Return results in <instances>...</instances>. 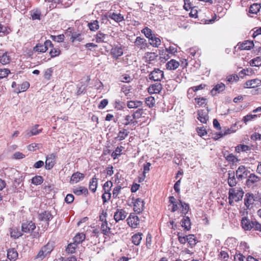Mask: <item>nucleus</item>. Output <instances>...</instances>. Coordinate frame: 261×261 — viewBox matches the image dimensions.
Segmentation results:
<instances>
[{
	"instance_id": "1",
	"label": "nucleus",
	"mask_w": 261,
	"mask_h": 261,
	"mask_svg": "<svg viewBox=\"0 0 261 261\" xmlns=\"http://www.w3.org/2000/svg\"><path fill=\"white\" fill-rule=\"evenodd\" d=\"M241 226L245 231L254 230L261 232V224L255 220L249 219L247 216H244L241 220Z\"/></svg>"
},
{
	"instance_id": "2",
	"label": "nucleus",
	"mask_w": 261,
	"mask_h": 261,
	"mask_svg": "<svg viewBox=\"0 0 261 261\" xmlns=\"http://www.w3.org/2000/svg\"><path fill=\"white\" fill-rule=\"evenodd\" d=\"M244 192L240 188L237 189L230 188L228 191V202L230 205H233L234 201L238 202L241 200L244 196Z\"/></svg>"
},
{
	"instance_id": "3",
	"label": "nucleus",
	"mask_w": 261,
	"mask_h": 261,
	"mask_svg": "<svg viewBox=\"0 0 261 261\" xmlns=\"http://www.w3.org/2000/svg\"><path fill=\"white\" fill-rule=\"evenodd\" d=\"M55 248V243L49 241L46 244L42 246L38 254L35 256L36 259L42 260L49 255Z\"/></svg>"
},
{
	"instance_id": "4",
	"label": "nucleus",
	"mask_w": 261,
	"mask_h": 261,
	"mask_svg": "<svg viewBox=\"0 0 261 261\" xmlns=\"http://www.w3.org/2000/svg\"><path fill=\"white\" fill-rule=\"evenodd\" d=\"M73 29L72 28H68L65 34L69 33V35H71V36L70 38V41L73 43L75 41H77L79 42H82L84 40V37L81 33H76L73 31Z\"/></svg>"
},
{
	"instance_id": "5",
	"label": "nucleus",
	"mask_w": 261,
	"mask_h": 261,
	"mask_svg": "<svg viewBox=\"0 0 261 261\" xmlns=\"http://www.w3.org/2000/svg\"><path fill=\"white\" fill-rule=\"evenodd\" d=\"M133 204V209L134 211L140 214L141 213L144 208V203L143 200H142L141 198H135L133 196L132 198Z\"/></svg>"
},
{
	"instance_id": "6",
	"label": "nucleus",
	"mask_w": 261,
	"mask_h": 261,
	"mask_svg": "<svg viewBox=\"0 0 261 261\" xmlns=\"http://www.w3.org/2000/svg\"><path fill=\"white\" fill-rule=\"evenodd\" d=\"M149 79L154 81H161L164 77V72L159 68H155L149 75Z\"/></svg>"
},
{
	"instance_id": "7",
	"label": "nucleus",
	"mask_w": 261,
	"mask_h": 261,
	"mask_svg": "<svg viewBox=\"0 0 261 261\" xmlns=\"http://www.w3.org/2000/svg\"><path fill=\"white\" fill-rule=\"evenodd\" d=\"M135 45L140 50H145L149 47V44L146 40L141 37H137L134 42Z\"/></svg>"
},
{
	"instance_id": "8",
	"label": "nucleus",
	"mask_w": 261,
	"mask_h": 261,
	"mask_svg": "<svg viewBox=\"0 0 261 261\" xmlns=\"http://www.w3.org/2000/svg\"><path fill=\"white\" fill-rule=\"evenodd\" d=\"M127 224L133 228H136L140 223V219L134 213H130L127 219Z\"/></svg>"
},
{
	"instance_id": "9",
	"label": "nucleus",
	"mask_w": 261,
	"mask_h": 261,
	"mask_svg": "<svg viewBox=\"0 0 261 261\" xmlns=\"http://www.w3.org/2000/svg\"><path fill=\"white\" fill-rule=\"evenodd\" d=\"M249 172V171L246 168V167L245 166H240L238 167V169L236 170L237 178L239 180H242L243 179L245 178L247 176Z\"/></svg>"
},
{
	"instance_id": "10",
	"label": "nucleus",
	"mask_w": 261,
	"mask_h": 261,
	"mask_svg": "<svg viewBox=\"0 0 261 261\" xmlns=\"http://www.w3.org/2000/svg\"><path fill=\"white\" fill-rule=\"evenodd\" d=\"M56 155L54 153L48 155L46 157L45 168L46 170L51 169L56 164Z\"/></svg>"
},
{
	"instance_id": "11",
	"label": "nucleus",
	"mask_w": 261,
	"mask_h": 261,
	"mask_svg": "<svg viewBox=\"0 0 261 261\" xmlns=\"http://www.w3.org/2000/svg\"><path fill=\"white\" fill-rule=\"evenodd\" d=\"M119 124L122 125H127L129 124H136L138 122L136 120H134L133 115H125V116L122 117H119Z\"/></svg>"
},
{
	"instance_id": "12",
	"label": "nucleus",
	"mask_w": 261,
	"mask_h": 261,
	"mask_svg": "<svg viewBox=\"0 0 261 261\" xmlns=\"http://www.w3.org/2000/svg\"><path fill=\"white\" fill-rule=\"evenodd\" d=\"M260 178L254 173H250L246 181V185L248 187H251L255 185L259 182Z\"/></svg>"
},
{
	"instance_id": "13",
	"label": "nucleus",
	"mask_w": 261,
	"mask_h": 261,
	"mask_svg": "<svg viewBox=\"0 0 261 261\" xmlns=\"http://www.w3.org/2000/svg\"><path fill=\"white\" fill-rule=\"evenodd\" d=\"M36 228L35 224L32 221H27L22 224L21 230L25 233H29L33 231Z\"/></svg>"
},
{
	"instance_id": "14",
	"label": "nucleus",
	"mask_w": 261,
	"mask_h": 261,
	"mask_svg": "<svg viewBox=\"0 0 261 261\" xmlns=\"http://www.w3.org/2000/svg\"><path fill=\"white\" fill-rule=\"evenodd\" d=\"M261 85V80L255 79L247 81L244 85L245 88H255Z\"/></svg>"
},
{
	"instance_id": "15",
	"label": "nucleus",
	"mask_w": 261,
	"mask_h": 261,
	"mask_svg": "<svg viewBox=\"0 0 261 261\" xmlns=\"http://www.w3.org/2000/svg\"><path fill=\"white\" fill-rule=\"evenodd\" d=\"M162 88V85L160 83H156L150 85L147 90L150 94H158L161 91Z\"/></svg>"
},
{
	"instance_id": "16",
	"label": "nucleus",
	"mask_w": 261,
	"mask_h": 261,
	"mask_svg": "<svg viewBox=\"0 0 261 261\" xmlns=\"http://www.w3.org/2000/svg\"><path fill=\"white\" fill-rule=\"evenodd\" d=\"M197 119L201 123L206 124L209 119L208 113L205 112L203 110H199L197 111Z\"/></svg>"
},
{
	"instance_id": "17",
	"label": "nucleus",
	"mask_w": 261,
	"mask_h": 261,
	"mask_svg": "<svg viewBox=\"0 0 261 261\" xmlns=\"http://www.w3.org/2000/svg\"><path fill=\"white\" fill-rule=\"evenodd\" d=\"M225 89V85L222 83L216 85L211 90L210 93L212 96H216L220 92H223Z\"/></svg>"
},
{
	"instance_id": "18",
	"label": "nucleus",
	"mask_w": 261,
	"mask_h": 261,
	"mask_svg": "<svg viewBox=\"0 0 261 261\" xmlns=\"http://www.w3.org/2000/svg\"><path fill=\"white\" fill-rule=\"evenodd\" d=\"M206 85L204 84H201L199 85L193 86L188 89L187 91V96L189 98L193 97V92H196L198 90L204 89Z\"/></svg>"
},
{
	"instance_id": "19",
	"label": "nucleus",
	"mask_w": 261,
	"mask_h": 261,
	"mask_svg": "<svg viewBox=\"0 0 261 261\" xmlns=\"http://www.w3.org/2000/svg\"><path fill=\"white\" fill-rule=\"evenodd\" d=\"M11 52L6 51L0 55V63L3 65L8 64L11 61Z\"/></svg>"
},
{
	"instance_id": "20",
	"label": "nucleus",
	"mask_w": 261,
	"mask_h": 261,
	"mask_svg": "<svg viewBox=\"0 0 261 261\" xmlns=\"http://www.w3.org/2000/svg\"><path fill=\"white\" fill-rule=\"evenodd\" d=\"M158 57V54L154 52H146L145 54L144 58L148 64H152Z\"/></svg>"
},
{
	"instance_id": "21",
	"label": "nucleus",
	"mask_w": 261,
	"mask_h": 261,
	"mask_svg": "<svg viewBox=\"0 0 261 261\" xmlns=\"http://www.w3.org/2000/svg\"><path fill=\"white\" fill-rule=\"evenodd\" d=\"M227 183L230 187H235L238 182L235 177V173L234 171L229 170L228 172Z\"/></svg>"
},
{
	"instance_id": "22",
	"label": "nucleus",
	"mask_w": 261,
	"mask_h": 261,
	"mask_svg": "<svg viewBox=\"0 0 261 261\" xmlns=\"http://www.w3.org/2000/svg\"><path fill=\"white\" fill-rule=\"evenodd\" d=\"M237 46L240 50H250L254 46V43L252 41L246 40L238 43Z\"/></svg>"
},
{
	"instance_id": "23",
	"label": "nucleus",
	"mask_w": 261,
	"mask_h": 261,
	"mask_svg": "<svg viewBox=\"0 0 261 261\" xmlns=\"http://www.w3.org/2000/svg\"><path fill=\"white\" fill-rule=\"evenodd\" d=\"M39 125L35 124L31 130H27L25 132V136L27 137H30L33 136H36L42 132V128L38 129Z\"/></svg>"
},
{
	"instance_id": "24",
	"label": "nucleus",
	"mask_w": 261,
	"mask_h": 261,
	"mask_svg": "<svg viewBox=\"0 0 261 261\" xmlns=\"http://www.w3.org/2000/svg\"><path fill=\"white\" fill-rule=\"evenodd\" d=\"M255 201L254 196L252 193H247L245 195L244 204L247 208L254 203Z\"/></svg>"
},
{
	"instance_id": "25",
	"label": "nucleus",
	"mask_w": 261,
	"mask_h": 261,
	"mask_svg": "<svg viewBox=\"0 0 261 261\" xmlns=\"http://www.w3.org/2000/svg\"><path fill=\"white\" fill-rule=\"evenodd\" d=\"M194 100L198 107H205L208 103L207 99L204 97H196Z\"/></svg>"
},
{
	"instance_id": "26",
	"label": "nucleus",
	"mask_w": 261,
	"mask_h": 261,
	"mask_svg": "<svg viewBox=\"0 0 261 261\" xmlns=\"http://www.w3.org/2000/svg\"><path fill=\"white\" fill-rule=\"evenodd\" d=\"M127 216V213L123 209H117L115 212V222L125 219Z\"/></svg>"
},
{
	"instance_id": "27",
	"label": "nucleus",
	"mask_w": 261,
	"mask_h": 261,
	"mask_svg": "<svg viewBox=\"0 0 261 261\" xmlns=\"http://www.w3.org/2000/svg\"><path fill=\"white\" fill-rule=\"evenodd\" d=\"M149 44L153 47L158 48L161 44V40L154 35L149 39Z\"/></svg>"
},
{
	"instance_id": "28",
	"label": "nucleus",
	"mask_w": 261,
	"mask_h": 261,
	"mask_svg": "<svg viewBox=\"0 0 261 261\" xmlns=\"http://www.w3.org/2000/svg\"><path fill=\"white\" fill-rule=\"evenodd\" d=\"M53 218V215L49 211H44L39 214V219L40 221H49Z\"/></svg>"
},
{
	"instance_id": "29",
	"label": "nucleus",
	"mask_w": 261,
	"mask_h": 261,
	"mask_svg": "<svg viewBox=\"0 0 261 261\" xmlns=\"http://www.w3.org/2000/svg\"><path fill=\"white\" fill-rule=\"evenodd\" d=\"M179 63L174 59L168 61L166 65V69L170 70L176 69L179 66Z\"/></svg>"
},
{
	"instance_id": "30",
	"label": "nucleus",
	"mask_w": 261,
	"mask_h": 261,
	"mask_svg": "<svg viewBox=\"0 0 261 261\" xmlns=\"http://www.w3.org/2000/svg\"><path fill=\"white\" fill-rule=\"evenodd\" d=\"M72 192L74 194L78 196L82 194L87 195L88 194L87 188L82 186L73 189Z\"/></svg>"
},
{
	"instance_id": "31",
	"label": "nucleus",
	"mask_w": 261,
	"mask_h": 261,
	"mask_svg": "<svg viewBox=\"0 0 261 261\" xmlns=\"http://www.w3.org/2000/svg\"><path fill=\"white\" fill-rule=\"evenodd\" d=\"M143 102L140 100H130L127 102V106L129 109H135L141 107Z\"/></svg>"
},
{
	"instance_id": "32",
	"label": "nucleus",
	"mask_w": 261,
	"mask_h": 261,
	"mask_svg": "<svg viewBox=\"0 0 261 261\" xmlns=\"http://www.w3.org/2000/svg\"><path fill=\"white\" fill-rule=\"evenodd\" d=\"M30 86V83L27 81H25L19 86L18 88L16 89L15 92L18 94L26 91L29 88Z\"/></svg>"
},
{
	"instance_id": "33",
	"label": "nucleus",
	"mask_w": 261,
	"mask_h": 261,
	"mask_svg": "<svg viewBox=\"0 0 261 261\" xmlns=\"http://www.w3.org/2000/svg\"><path fill=\"white\" fill-rule=\"evenodd\" d=\"M160 60L161 62H165L167 60L169 59L171 56V55L166 50H162L160 51Z\"/></svg>"
},
{
	"instance_id": "34",
	"label": "nucleus",
	"mask_w": 261,
	"mask_h": 261,
	"mask_svg": "<svg viewBox=\"0 0 261 261\" xmlns=\"http://www.w3.org/2000/svg\"><path fill=\"white\" fill-rule=\"evenodd\" d=\"M84 174L83 173H81L80 172H77L76 173H74L70 178V181L72 182L77 183L81 179L84 178Z\"/></svg>"
},
{
	"instance_id": "35",
	"label": "nucleus",
	"mask_w": 261,
	"mask_h": 261,
	"mask_svg": "<svg viewBox=\"0 0 261 261\" xmlns=\"http://www.w3.org/2000/svg\"><path fill=\"white\" fill-rule=\"evenodd\" d=\"M18 257L17 252L15 249H9L7 252V257L11 260H15Z\"/></svg>"
},
{
	"instance_id": "36",
	"label": "nucleus",
	"mask_w": 261,
	"mask_h": 261,
	"mask_svg": "<svg viewBox=\"0 0 261 261\" xmlns=\"http://www.w3.org/2000/svg\"><path fill=\"white\" fill-rule=\"evenodd\" d=\"M143 234L141 232H138L135 234H134L132 237V243L138 246L140 244L141 241L142 240Z\"/></svg>"
},
{
	"instance_id": "37",
	"label": "nucleus",
	"mask_w": 261,
	"mask_h": 261,
	"mask_svg": "<svg viewBox=\"0 0 261 261\" xmlns=\"http://www.w3.org/2000/svg\"><path fill=\"white\" fill-rule=\"evenodd\" d=\"M181 225L185 229L189 230L191 228V221L189 217H184L181 220Z\"/></svg>"
},
{
	"instance_id": "38",
	"label": "nucleus",
	"mask_w": 261,
	"mask_h": 261,
	"mask_svg": "<svg viewBox=\"0 0 261 261\" xmlns=\"http://www.w3.org/2000/svg\"><path fill=\"white\" fill-rule=\"evenodd\" d=\"M168 198L169 204L172 205L171 211L173 213L175 212L178 209L177 205L178 202L176 201V200L174 196H169Z\"/></svg>"
},
{
	"instance_id": "39",
	"label": "nucleus",
	"mask_w": 261,
	"mask_h": 261,
	"mask_svg": "<svg viewBox=\"0 0 261 261\" xmlns=\"http://www.w3.org/2000/svg\"><path fill=\"white\" fill-rule=\"evenodd\" d=\"M186 240L191 247L195 246L197 243L196 238L194 234L186 236Z\"/></svg>"
},
{
	"instance_id": "40",
	"label": "nucleus",
	"mask_w": 261,
	"mask_h": 261,
	"mask_svg": "<svg viewBox=\"0 0 261 261\" xmlns=\"http://www.w3.org/2000/svg\"><path fill=\"white\" fill-rule=\"evenodd\" d=\"M261 6L257 3H254L251 5L249 8V13L252 14H257L259 11Z\"/></svg>"
},
{
	"instance_id": "41",
	"label": "nucleus",
	"mask_w": 261,
	"mask_h": 261,
	"mask_svg": "<svg viewBox=\"0 0 261 261\" xmlns=\"http://www.w3.org/2000/svg\"><path fill=\"white\" fill-rule=\"evenodd\" d=\"M97 186V179L95 176H94L90 181L89 189L92 192H95Z\"/></svg>"
},
{
	"instance_id": "42",
	"label": "nucleus",
	"mask_w": 261,
	"mask_h": 261,
	"mask_svg": "<svg viewBox=\"0 0 261 261\" xmlns=\"http://www.w3.org/2000/svg\"><path fill=\"white\" fill-rule=\"evenodd\" d=\"M251 150V147L248 145L244 144H239L235 147V151L237 153L240 152H247Z\"/></svg>"
},
{
	"instance_id": "43",
	"label": "nucleus",
	"mask_w": 261,
	"mask_h": 261,
	"mask_svg": "<svg viewBox=\"0 0 261 261\" xmlns=\"http://www.w3.org/2000/svg\"><path fill=\"white\" fill-rule=\"evenodd\" d=\"M224 156L228 162L232 163V164L239 161L237 157L232 153H229L227 155L224 154Z\"/></svg>"
},
{
	"instance_id": "44",
	"label": "nucleus",
	"mask_w": 261,
	"mask_h": 261,
	"mask_svg": "<svg viewBox=\"0 0 261 261\" xmlns=\"http://www.w3.org/2000/svg\"><path fill=\"white\" fill-rule=\"evenodd\" d=\"M22 233L20 231L19 228L13 227L11 228L10 235L11 237L17 239L22 236Z\"/></svg>"
},
{
	"instance_id": "45",
	"label": "nucleus",
	"mask_w": 261,
	"mask_h": 261,
	"mask_svg": "<svg viewBox=\"0 0 261 261\" xmlns=\"http://www.w3.org/2000/svg\"><path fill=\"white\" fill-rule=\"evenodd\" d=\"M85 239V235L83 233L77 234L73 238V243H76V245H78L82 243Z\"/></svg>"
},
{
	"instance_id": "46",
	"label": "nucleus",
	"mask_w": 261,
	"mask_h": 261,
	"mask_svg": "<svg viewBox=\"0 0 261 261\" xmlns=\"http://www.w3.org/2000/svg\"><path fill=\"white\" fill-rule=\"evenodd\" d=\"M52 48L49 51V55L51 58L58 57L61 54V51L59 47H51Z\"/></svg>"
},
{
	"instance_id": "47",
	"label": "nucleus",
	"mask_w": 261,
	"mask_h": 261,
	"mask_svg": "<svg viewBox=\"0 0 261 261\" xmlns=\"http://www.w3.org/2000/svg\"><path fill=\"white\" fill-rule=\"evenodd\" d=\"M142 33L144 34L145 36L149 39L151 38L154 34L153 33L152 30L147 27H145L141 30Z\"/></svg>"
},
{
	"instance_id": "48",
	"label": "nucleus",
	"mask_w": 261,
	"mask_h": 261,
	"mask_svg": "<svg viewBox=\"0 0 261 261\" xmlns=\"http://www.w3.org/2000/svg\"><path fill=\"white\" fill-rule=\"evenodd\" d=\"M77 245L76 243H71L69 244L66 248V251L69 254H73L75 252Z\"/></svg>"
},
{
	"instance_id": "49",
	"label": "nucleus",
	"mask_w": 261,
	"mask_h": 261,
	"mask_svg": "<svg viewBox=\"0 0 261 261\" xmlns=\"http://www.w3.org/2000/svg\"><path fill=\"white\" fill-rule=\"evenodd\" d=\"M238 129V128L237 125V124L235 123L234 124L231 125L229 128L225 129L223 133V135H227L229 134H231L232 133H234L236 132Z\"/></svg>"
},
{
	"instance_id": "50",
	"label": "nucleus",
	"mask_w": 261,
	"mask_h": 261,
	"mask_svg": "<svg viewBox=\"0 0 261 261\" xmlns=\"http://www.w3.org/2000/svg\"><path fill=\"white\" fill-rule=\"evenodd\" d=\"M89 29L91 31H95L99 29V23L97 20L91 21L88 24Z\"/></svg>"
},
{
	"instance_id": "51",
	"label": "nucleus",
	"mask_w": 261,
	"mask_h": 261,
	"mask_svg": "<svg viewBox=\"0 0 261 261\" xmlns=\"http://www.w3.org/2000/svg\"><path fill=\"white\" fill-rule=\"evenodd\" d=\"M120 81L124 83H129L133 80V78L127 74H124L118 77Z\"/></svg>"
},
{
	"instance_id": "52",
	"label": "nucleus",
	"mask_w": 261,
	"mask_h": 261,
	"mask_svg": "<svg viewBox=\"0 0 261 261\" xmlns=\"http://www.w3.org/2000/svg\"><path fill=\"white\" fill-rule=\"evenodd\" d=\"M33 51L35 52L45 53L46 51V47L43 44L38 43L33 47Z\"/></svg>"
},
{
	"instance_id": "53",
	"label": "nucleus",
	"mask_w": 261,
	"mask_h": 261,
	"mask_svg": "<svg viewBox=\"0 0 261 261\" xmlns=\"http://www.w3.org/2000/svg\"><path fill=\"white\" fill-rule=\"evenodd\" d=\"M250 65L251 66L258 67L261 65V56L257 57L250 61Z\"/></svg>"
},
{
	"instance_id": "54",
	"label": "nucleus",
	"mask_w": 261,
	"mask_h": 261,
	"mask_svg": "<svg viewBox=\"0 0 261 261\" xmlns=\"http://www.w3.org/2000/svg\"><path fill=\"white\" fill-rule=\"evenodd\" d=\"M145 103L149 108H152L155 106V100L153 97L149 96L145 98Z\"/></svg>"
},
{
	"instance_id": "55",
	"label": "nucleus",
	"mask_w": 261,
	"mask_h": 261,
	"mask_svg": "<svg viewBox=\"0 0 261 261\" xmlns=\"http://www.w3.org/2000/svg\"><path fill=\"white\" fill-rule=\"evenodd\" d=\"M43 181L42 176L40 175H36L32 179V183L35 185H41Z\"/></svg>"
},
{
	"instance_id": "56",
	"label": "nucleus",
	"mask_w": 261,
	"mask_h": 261,
	"mask_svg": "<svg viewBox=\"0 0 261 261\" xmlns=\"http://www.w3.org/2000/svg\"><path fill=\"white\" fill-rule=\"evenodd\" d=\"M258 117L257 115L256 114H248L245 116L243 118L242 121L245 123L247 124L249 121H252L254 119Z\"/></svg>"
},
{
	"instance_id": "57",
	"label": "nucleus",
	"mask_w": 261,
	"mask_h": 261,
	"mask_svg": "<svg viewBox=\"0 0 261 261\" xmlns=\"http://www.w3.org/2000/svg\"><path fill=\"white\" fill-rule=\"evenodd\" d=\"M125 103L122 101H115V112L120 111V110H125Z\"/></svg>"
},
{
	"instance_id": "58",
	"label": "nucleus",
	"mask_w": 261,
	"mask_h": 261,
	"mask_svg": "<svg viewBox=\"0 0 261 261\" xmlns=\"http://www.w3.org/2000/svg\"><path fill=\"white\" fill-rule=\"evenodd\" d=\"M105 34L99 32L95 36L96 42L98 43L103 42L105 41Z\"/></svg>"
},
{
	"instance_id": "59",
	"label": "nucleus",
	"mask_w": 261,
	"mask_h": 261,
	"mask_svg": "<svg viewBox=\"0 0 261 261\" xmlns=\"http://www.w3.org/2000/svg\"><path fill=\"white\" fill-rule=\"evenodd\" d=\"M50 38L53 41L60 43L64 41L65 36L64 34H60L58 36L51 35Z\"/></svg>"
},
{
	"instance_id": "60",
	"label": "nucleus",
	"mask_w": 261,
	"mask_h": 261,
	"mask_svg": "<svg viewBox=\"0 0 261 261\" xmlns=\"http://www.w3.org/2000/svg\"><path fill=\"white\" fill-rule=\"evenodd\" d=\"M10 73L11 71L8 68L0 69V79L7 77Z\"/></svg>"
},
{
	"instance_id": "61",
	"label": "nucleus",
	"mask_w": 261,
	"mask_h": 261,
	"mask_svg": "<svg viewBox=\"0 0 261 261\" xmlns=\"http://www.w3.org/2000/svg\"><path fill=\"white\" fill-rule=\"evenodd\" d=\"M184 8L186 11L190 10V9L194 7L193 1L191 0H184Z\"/></svg>"
},
{
	"instance_id": "62",
	"label": "nucleus",
	"mask_w": 261,
	"mask_h": 261,
	"mask_svg": "<svg viewBox=\"0 0 261 261\" xmlns=\"http://www.w3.org/2000/svg\"><path fill=\"white\" fill-rule=\"evenodd\" d=\"M196 132L198 135L201 137L206 135L207 134V131L204 126L197 127L196 128Z\"/></svg>"
},
{
	"instance_id": "63",
	"label": "nucleus",
	"mask_w": 261,
	"mask_h": 261,
	"mask_svg": "<svg viewBox=\"0 0 261 261\" xmlns=\"http://www.w3.org/2000/svg\"><path fill=\"white\" fill-rule=\"evenodd\" d=\"M227 81L230 83H233L234 82H237L239 80V77L237 74H231L227 76L226 77Z\"/></svg>"
},
{
	"instance_id": "64",
	"label": "nucleus",
	"mask_w": 261,
	"mask_h": 261,
	"mask_svg": "<svg viewBox=\"0 0 261 261\" xmlns=\"http://www.w3.org/2000/svg\"><path fill=\"white\" fill-rule=\"evenodd\" d=\"M101 230L104 234H108L111 232V228L108 226L107 222L102 223L101 225Z\"/></svg>"
}]
</instances>
